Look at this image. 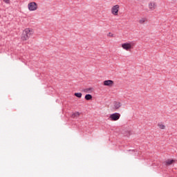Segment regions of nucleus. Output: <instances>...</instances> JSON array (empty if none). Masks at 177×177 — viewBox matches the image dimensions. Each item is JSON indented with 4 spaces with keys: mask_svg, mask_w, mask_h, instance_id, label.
Masks as SVG:
<instances>
[{
    "mask_svg": "<svg viewBox=\"0 0 177 177\" xmlns=\"http://www.w3.org/2000/svg\"><path fill=\"white\" fill-rule=\"evenodd\" d=\"M34 34V30L27 28H26L21 35V39L22 41H27L28 39H30V37Z\"/></svg>",
    "mask_w": 177,
    "mask_h": 177,
    "instance_id": "nucleus-1",
    "label": "nucleus"
},
{
    "mask_svg": "<svg viewBox=\"0 0 177 177\" xmlns=\"http://www.w3.org/2000/svg\"><path fill=\"white\" fill-rule=\"evenodd\" d=\"M135 46V43L133 41H129L127 43H122L121 44V47L124 50H126L127 52L131 51L133 49Z\"/></svg>",
    "mask_w": 177,
    "mask_h": 177,
    "instance_id": "nucleus-2",
    "label": "nucleus"
},
{
    "mask_svg": "<svg viewBox=\"0 0 177 177\" xmlns=\"http://www.w3.org/2000/svg\"><path fill=\"white\" fill-rule=\"evenodd\" d=\"M120 5L115 4L112 6L111 8V14L114 17H118L119 15Z\"/></svg>",
    "mask_w": 177,
    "mask_h": 177,
    "instance_id": "nucleus-3",
    "label": "nucleus"
},
{
    "mask_svg": "<svg viewBox=\"0 0 177 177\" xmlns=\"http://www.w3.org/2000/svg\"><path fill=\"white\" fill-rule=\"evenodd\" d=\"M28 9L30 12H34L38 9V4L34 1H32L28 4Z\"/></svg>",
    "mask_w": 177,
    "mask_h": 177,
    "instance_id": "nucleus-4",
    "label": "nucleus"
},
{
    "mask_svg": "<svg viewBox=\"0 0 177 177\" xmlns=\"http://www.w3.org/2000/svg\"><path fill=\"white\" fill-rule=\"evenodd\" d=\"M157 8L156 1H151L148 3V8L150 12L154 11Z\"/></svg>",
    "mask_w": 177,
    "mask_h": 177,
    "instance_id": "nucleus-5",
    "label": "nucleus"
},
{
    "mask_svg": "<svg viewBox=\"0 0 177 177\" xmlns=\"http://www.w3.org/2000/svg\"><path fill=\"white\" fill-rule=\"evenodd\" d=\"M120 114L115 113L110 115L109 120L111 121H117L120 119Z\"/></svg>",
    "mask_w": 177,
    "mask_h": 177,
    "instance_id": "nucleus-6",
    "label": "nucleus"
},
{
    "mask_svg": "<svg viewBox=\"0 0 177 177\" xmlns=\"http://www.w3.org/2000/svg\"><path fill=\"white\" fill-rule=\"evenodd\" d=\"M114 84V82L113 80H104L103 82V85L105 86L112 87Z\"/></svg>",
    "mask_w": 177,
    "mask_h": 177,
    "instance_id": "nucleus-7",
    "label": "nucleus"
},
{
    "mask_svg": "<svg viewBox=\"0 0 177 177\" xmlns=\"http://www.w3.org/2000/svg\"><path fill=\"white\" fill-rule=\"evenodd\" d=\"M122 104L120 102H118V101H115L114 102L113 109L115 110L119 109L121 107Z\"/></svg>",
    "mask_w": 177,
    "mask_h": 177,
    "instance_id": "nucleus-8",
    "label": "nucleus"
},
{
    "mask_svg": "<svg viewBox=\"0 0 177 177\" xmlns=\"http://www.w3.org/2000/svg\"><path fill=\"white\" fill-rule=\"evenodd\" d=\"M176 162V160H173V159H168L167 160H166L165 162V165L167 166H169V165H171L173 164H174Z\"/></svg>",
    "mask_w": 177,
    "mask_h": 177,
    "instance_id": "nucleus-9",
    "label": "nucleus"
},
{
    "mask_svg": "<svg viewBox=\"0 0 177 177\" xmlns=\"http://www.w3.org/2000/svg\"><path fill=\"white\" fill-rule=\"evenodd\" d=\"M146 22H147V19L146 17H142L139 19L138 23L140 25L145 24Z\"/></svg>",
    "mask_w": 177,
    "mask_h": 177,
    "instance_id": "nucleus-10",
    "label": "nucleus"
},
{
    "mask_svg": "<svg viewBox=\"0 0 177 177\" xmlns=\"http://www.w3.org/2000/svg\"><path fill=\"white\" fill-rule=\"evenodd\" d=\"M157 126L161 130H165L166 129V126L162 122H158Z\"/></svg>",
    "mask_w": 177,
    "mask_h": 177,
    "instance_id": "nucleus-11",
    "label": "nucleus"
},
{
    "mask_svg": "<svg viewBox=\"0 0 177 177\" xmlns=\"http://www.w3.org/2000/svg\"><path fill=\"white\" fill-rule=\"evenodd\" d=\"M94 91V88L93 87H89L88 88H84V92L86 93H91Z\"/></svg>",
    "mask_w": 177,
    "mask_h": 177,
    "instance_id": "nucleus-12",
    "label": "nucleus"
},
{
    "mask_svg": "<svg viewBox=\"0 0 177 177\" xmlns=\"http://www.w3.org/2000/svg\"><path fill=\"white\" fill-rule=\"evenodd\" d=\"M80 115V113L79 112H75V113H73L72 118H77Z\"/></svg>",
    "mask_w": 177,
    "mask_h": 177,
    "instance_id": "nucleus-13",
    "label": "nucleus"
},
{
    "mask_svg": "<svg viewBox=\"0 0 177 177\" xmlns=\"http://www.w3.org/2000/svg\"><path fill=\"white\" fill-rule=\"evenodd\" d=\"M84 98L86 100H92V95L91 94H86Z\"/></svg>",
    "mask_w": 177,
    "mask_h": 177,
    "instance_id": "nucleus-14",
    "label": "nucleus"
},
{
    "mask_svg": "<svg viewBox=\"0 0 177 177\" xmlns=\"http://www.w3.org/2000/svg\"><path fill=\"white\" fill-rule=\"evenodd\" d=\"M107 37H110V38H114L115 37V35L113 32H109L108 34H107Z\"/></svg>",
    "mask_w": 177,
    "mask_h": 177,
    "instance_id": "nucleus-15",
    "label": "nucleus"
},
{
    "mask_svg": "<svg viewBox=\"0 0 177 177\" xmlns=\"http://www.w3.org/2000/svg\"><path fill=\"white\" fill-rule=\"evenodd\" d=\"M75 96H76L78 98H81L82 96V93H75Z\"/></svg>",
    "mask_w": 177,
    "mask_h": 177,
    "instance_id": "nucleus-16",
    "label": "nucleus"
},
{
    "mask_svg": "<svg viewBox=\"0 0 177 177\" xmlns=\"http://www.w3.org/2000/svg\"><path fill=\"white\" fill-rule=\"evenodd\" d=\"M3 1L7 5H10V0H3Z\"/></svg>",
    "mask_w": 177,
    "mask_h": 177,
    "instance_id": "nucleus-17",
    "label": "nucleus"
},
{
    "mask_svg": "<svg viewBox=\"0 0 177 177\" xmlns=\"http://www.w3.org/2000/svg\"><path fill=\"white\" fill-rule=\"evenodd\" d=\"M128 134H127V136H129L131 134V132L130 131H127Z\"/></svg>",
    "mask_w": 177,
    "mask_h": 177,
    "instance_id": "nucleus-18",
    "label": "nucleus"
}]
</instances>
